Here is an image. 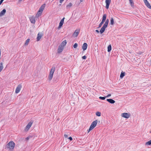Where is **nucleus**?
<instances>
[{"label":"nucleus","mask_w":151,"mask_h":151,"mask_svg":"<svg viewBox=\"0 0 151 151\" xmlns=\"http://www.w3.org/2000/svg\"><path fill=\"white\" fill-rule=\"evenodd\" d=\"M4 0H1L0 1V4H1Z\"/></svg>","instance_id":"obj_40"},{"label":"nucleus","mask_w":151,"mask_h":151,"mask_svg":"<svg viewBox=\"0 0 151 151\" xmlns=\"http://www.w3.org/2000/svg\"><path fill=\"white\" fill-rule=\"evenodd\" d=\"M104 22H103V21H101V22L99 24V27H98V28H99L101 27Z\"/></svg>","instance_id":"obj_30"},{"label":"nucleus","mask_w":151,"mask_h":151,"mask_svg":"<svg viewBox=\"0 0 151 151\" xmlns=\"http://www.w3.org/2000/svg\"><path fill=\"white\" fill-rule=\"evenodd\" d=\"M111 50V45H109L108 47V51L110 52Z\"/></svg>","instance_id":"obj_24"},{"label":"nucleus","mask_w":151,"mask_h":151,"mask_svg":"<svg viewBox=\"0 0 151 151\" xmlns=\"http://www.w3.org/2000/svg\"><path fill=\"white\" fill-rule=\"evenodd\" d=\"M22 87V86L21 84L17 86L15 90L16 93H18L20 91Z\"/></svg>","instance_id":"obj_5"},{"label":"nucleus","mask_w":151,"mask_h":151,"mask_svg":"<svg viewBox=\"0 0 151 151\" xmlns=\"http://www.w3.org/2000/svg\"><path fill=\"white\" fill-rule=\"evenodd\" d=\"M32 124V123L29 122L27 125L26 127V129L28 130L31 127Z\"/></svg>","instance_id":"obj_15"},{"label":"nucleus","mask_w":151,"mask_h":151,"mask_svg":"<svg viewBox=\"0 0 151 151\" xmlns=\"http://www.w3.org/2000/svg\"><path fill=\"white\" fill-rule=\"evenodd\" d=\"M145 145H151V140L147 142L145 144Z\"/></svg>","instance_id":"obj_28"},{"label":"nucleus","mask_w":151,"mask_h":151,"mask_svg":"<svg viewBox=\"0 0 151 151\" xmlns=\"http://www.w3.org/2000/svg\"><path fill=\"white\" fill-rule=\"evenodd\" d=\"M96 115L98 116H100L101 115V113L99 111H97L96 113Z\"/></svg>","instance_id":"obj_31"},{"label":"nucleus","mask_w":151,"mask_h":151,"mask_svg":"<svg viewBox=\"0 0 151 151\" xmlns=\"http://www.w3.org/2000/svg\"><path fill=\"white\" fill-rule=\"evenodd\" d=\"M110 24L111 25H113L114 24V19L113 18H111L110 21Z\"/></svg>","instance_id":"obj_23"},{"label":"nucleus","mask_w":151,"mask_h":151,"mask_svg":"<svg viewBox=\"0 0 151 151\" xmlns=\"http://www.w3.org/2000/svg\"><path fill=\"white\" fill-rule=\"evenodd\" d=\"M64 19L65 17H63L60 21V22L59 23V26L58 27V29H60V28L63 26V24L64 23Z\"/></svg>","instance_id":"obj_6"},{"label":"nucleus","mask_w":151,"mask_h":151,"mask_svg":"<svg viewBox=\"0 0 151 151\" xmlns=\"http://www.w3.org/2000/svg\"><path fill=\"white\" fill-rule=\"evenodd\" d=\"M55 68L54 67H52L50 71L49 76V79L50 81L51 80L52 78L54 73L55 70Z\"/></svg>","instance_id":"obj_2"},{"label":"nucleus","mask_w":151,"mask_h":151,"mask_svg":"<svg viewBox=\"0 0 151 151\" xmlns=\"http://www.w3.org/2000/svg\"><path fill=\"white\" fill-rule=\"evenodd\" d=\"M107 27L105 25H103V27L101 28V29L100 31V32L101 34L103 33L105 30V29Z\"/></svg>","instance_id":"obj_10"},{"label":"nucleus","mask_w":151,"mask_h":151,"mask_svg":"<svg viewBox=\"0 0 151 151\" xmlns=\"http://www.w3.org/2000/svg\"><path fill=\"white\" fill-rule=\"evenodd\" d=\"M42 37V35H40L39 33H38L37 35V41H39L41 38Z\"/></svg>","instance_id":"obj_21"},{"label":"nucleus","mask_w":151,"mask_h":151,"mask_svg":"<svg viewBox=\"0 0 151 151\" xmlns=\"http://www.w3.org/2000/svg\"><path fill=\"white\" fill-rule=\"evenodd\" d=\"M68 139H69L70 141L72 140V138L71 137H69Z\"/></svg>","instance_id":"obj_37"},{"label":"nucleus","mask_w":151,"mask_h":151,"mask_svg":"<svg viewBox=\"0 0 151 151\" xmlns=\"http://www.w3.org/2000/svg\"><path fill=\"white\" fill-rule=\"evenodd\" d=\"M30 138V137L29 136H28V137H27L26 138V139L27 140H28Z\"/></svg>","instance_id":"obj_41"},{"label":"nucleus","mask_w":151,"mask_h":151,"mask_svg":"<svg viewBox=\"0 0 151 151\" xmlns=\"http://www.w3.org/2000/svg\"><path fill=\"white\" fill-rule=\"evenodd\" d=\"M67 41L66 40L63 41L60 44V45H61V46H63L64 47L66 44Z\"/></svg>","instance_id":"obj_18"},{"label":"nucleus","mask_w":151,"mask_h":151,"mask_svg":"<svg viewBox=\"0 0 151 151\" xmlns=\"http://www.w3.org/2000/svg\"><path fill=\"white\" fill-rule=\"evenodd\" d=\"M98 121L97 120H96L93 121L91 124L90 127V130H92L93 129L96 125Z\"/></svg>","instance_id":"obj_3"},{"label":"nucleus","mask_w":151,"mask_h":151,"mask_svg":"<svg viewBox=\"0 0 151 151\" xmlns=\"http://www.w3.org/2000/svg\"><path fill=\"white\" fill-rule=\"evenodd\" d=\"M129 1L131 5L132 6L134 5V3L133 1V0H129Z\"/></svg>","instance_id":"obj_32"},{"label":"nucleus","mask_w":151,"mask_h":151,"mask_svg":"<svg viewBox=\"0 0 151 151\" xmlns=\"http://www.w3.org/2000/svg\"><path fill=\"white\" fill-rule=\"evenodd\" d=\"M109 22V19H107L106 20L104 25H105L107 27L108 25Z\"/></svg>","instance_id":"obj_25"},{"label":"nucleus","mask_w":151,"mask_h":151,"mask_svg":"<svg viewBox=\"0 0 151 151\" xmlns=\"http://www.w3.org/2000/svg\"><path fill=\"white\" fill-rule=\"evenodd\" d=\"M106 101L111 104H114L115 102V101L112 99H107Z\"/></svg>","instance_id":"obj_14"},{"label":"nucleus","mask_w":151,"mask_h":151,"mask_svg":"<svg viewBox=\"0 0 151 151\" xmlns=\"http://www.w3.org/2000/svg\"><path fill=\"white\" fill-rule=\"evenodd\" d=\"M3 68V63L1 62L0 63V72H1Z\"/></svg>","instance_id":"obj_19"},{"label":"nucleus","mask_w":151,"mask_h":151,"mask_svg":"<svg viewBox=\"0 0 151 151\" xmlns=\"http://www.w3.org/2000/svg\"><path fill=\"white\" fill-rule=\"evenodd\" d=\"M42 13V12L38 11L37 14L36 16H37L38 17L40 16L41 15Z\"/></svg>","instance_id":"obj_26"},{"label":"nucleus","mask_w":151,"mask_h":151,"mask_svg":"<svg viewBox=\"0 0 151 151\" xmlns=\"http://www.w3.org/2000/svg\"><path fill=\"white\" fill-rule=\"evenodd\" d=\"M144 1L146 5V6L148 7V8L151 9V6L149 3L148 2V1L147 0H143Z\"/></svg>","instance_id":"obj_7"},{"label":"nucleus","mask_w":151,"mask_h":151,"mask_svg":"<svg viewBox=\"0 0 151 151\" xmlns=\"http://www.w3.org/2000/svg\"><path fill=\"white\" fill-rule=\"evenodd\" d=\"M103 91L104 92V93H106L107 92V91L105 90H103Z\"/></svg>","instance_id":"obj_42"},{"label":"nucleus","mask_w":151,"mask_h":151,"mask_svg":"<svg viewBox=\"0 0 151 151\" xmlns=\"http://www.w3.org/2000/svg\"><path fill=\"white\" fill-rule=\"evenodd\" d=\"M63 49L64 47L63 46H61V45H60L58 49V53H60L62 52Z\"/></svg>","instance_id":"obj_11"},{"label":"nucleus","mask_w":151,"mask_h":151,"mask_svg":"<svg viewBox=\"0 0 151 151\" xmlns=\"http://www.w3.org/2000/svg\"><path fill=\"white\" fill-rule=\"evenodd\" d=\"M64 0H60L59 2L60 3H62Z\"/></svg>","instance_id":"obj_39"},{"label":"nucleus","mask_w":151,"mask_h":151,"mask_svg":"<svg viewBox=\"0 0 151 151\" xmlns=\"http://www.w3.org/2000/svg\"><path fill=\"white\" fill-rule=\"evenodd\" d=\"M125 75V73L122 72L120 74V77L121 78H123L124 77V76Z\"/></svg>","instance_id":"obj_29"},{"label":"nucleus","mask_w":151,"mask_h":151,"mask_svg":"<svg viewBox=\"0 0 151 151\" xmlns=\"http://www.w3.org/2000/svg\"><path fill=\"white\" fill-rule=\"evenodd\" d=\"M22 0H19V1L20 2L22 1Z\"/></svg>","instance_id":"obj_46"},{"label":"nucleus","mask_w":151,"mask_h":151,"mask_svg":"<svg viewBox=\"0 0 151 151\" xmlns=\"http://www.w3.org/2000/svg\"><path fill=\"white\" fill-rule=\"evenodd\" d=\"M150 132L151 133V132Z\"/></svg>","instance_id":"obj_47"},{"label":"nucleus","mask_w":151,"mask_h":151,"mask_svg":"<svg viewBox=\"0 0 151 151\" xmlns=\"http://www.w3.org/2000/svg\"><path fill=\"white\" fill-rule=\"evenodd\" d=\"M30 20L32 23H35V18L34 17H31L30 18Z\"/></svg>","instance_id":"obj_17"},{"label":"nucleus","mask_w":151,"mask_h":151,"mask_svg":"<svg viewBox=\"0 0 151 151\" xmlns=\"http://www.w3.org/2000/svg\"><path fill=\"white\" fill-rule=\"evenodd\" d=\"M45 6V4H42L40 8L38 11H40V12H42L43 10L44 9Z\"/></svg>","instance_id":"obj_12"},{"label":"nucleus","mask_w":151,"mask_h":151,"mask_svg":"<svg viewBox=\"0 0 151 151\" xmlns=\"http://www.w3.org/2000/svg\"><path fill=\"white\" fill-rule=\"evenodd\" d=\"M80 0L81 2H82L83 1V0Z\"/></svg>","instance_id":"obj_45"},{"label":"nucleus","mask_w":151,"mask_h":151,"mask_svg":"<svg viewBox=\"0 0 151 151\" xmlns=\"http://www.w3.org/2000/svg\"><path fill=\"white\" fill-rule=\"evenodd\" d=\"M122 116L126 118H128L130 116V114L127 113H124L122 114Z\"/></svg>","instance_id":"obj_4"},{"label":"nucleus","mask_w":151,"mask_h":151,"mask_svg":"<svg viewBox=\"0 0 151 151\" xmlns=\"http://www.w3.org/2000/svg\"><path fill=\"white\" fill-rule=\"evenodd\" d=\"M6 12V10L5 9H3L0 13V17H1L4 16Z\"/></svg>","instance_id":"obj_13"},{"label":"nucleus","mask_w":151,"mask_h":151,"mask_svg":"<svg viewBox=\"0 0 151 151\" xmlns=\"http://www.w3.org/2000/svg\"><path fill=\"white\" fill-rule=\"evenodd\" d=\"M91 130H90V128H89V129H88V131L87 130L88 133H89V132H90V131H91Z\"/></svg>","instance_id":"obj_44"},{"label":"nucleus","mask_w":151,"mask_h":151,"mask_svg":"<svg viewBox=\"0 0 151 151\" xmlns=\"http://www.w3.org/2000/svg\"><path fill=\"white\" fill-rule=\"evenodd\" d=\"M82 58L83 59H86V57L85 55H84L82 57Z\"/></svg>","instance_id":"obj_35"},{"label":"nucleus","mask_w":151,"mask_h":151,"mask_svg":"<svg viewBox=\"0 0 151 151\" xmlns=\"http://www.w3.org/2000/svg\"><path fill=\"white\" fill-rule=\"evenodd\" d=\"M106 98V97H101V96H100L99 97V99H102V100H104L105 98Z\"/></svg>","instance_id":"obj_34"},{"label":"nucleus","mask_w":151,"mask_h":151,"mask_svg":"<svg viewBox=\"0 0 151 151\" xmlns=\"http://www.w3.org/2000/svg\"><path fill=\"white\" fill-rule=\"evenodd\" d=\"M64 136L65 138H67L68 136V134H65Z\"/></svg>","instance_id":"obj_38"},{"label":"nucleus","mask_w":151,"mask_h":151,"mask_svg":"<svg viewBox=\"0 0 151 151\" xmlns=\"http://www.w3.org/2000/svg\"><path fill=\"white\" fill-rule=\"evenodd\" d=\"M15 146V144L13 141L10 142L6 145L7 148L9 150H13Z\"/></svg>","instance_id":"obj_1"},{"label":"nucleus","mask_w":151,"mask_h":151,"mask_svg":"<svg viewBox=\"0 0 151 151\" xmlns=\"http://www.w3.org/2000/svg\"><path fill=\"white\" fill-rule=\"evenodd\" d=\"M111 0H106L105 2L106 3V9H108L109 8V5L111 3Z\"/></svg>","instance_id":"obj_8"},{"label":"nucleus","mask_w":151,"mask_h":151,"mask_svg":"<svg viewBox=\"0 0 151 151\" xmlns=\"http://www.w3.org/2000/svg\"><path fill=\"white\" fill-rule=\"evenodd\" d=\"M80 32V29H76L73 34V36L75 37L78 36Z\"/></svg>","instance_id":"obj_9"},{"label":"nucleus","mask_w":151,"mask_h":151,"mask_svg":"<svg viewBox=\"0 0 151 151\" xmlns=\"http://www.w3.org/2000/svg\"><path fill=\"white\" fill-rule=\"evenodd\" d=\"M87 47V44L86 43H84L82 46V48L83 50H86Z\"/></svg>","instance_id":"obj_16"},{"label":"nucleus","mask_w":151,"mask_h":151,"mask_svg":"<svg viewBox=\"0 0 151 151\" xmlns=\"http://www.w3.org/2000/svg\"><path fill=\"white\" fill-rule=\"evenodd\" d=\"M111 96V94H109L108 95H107L106 96V98L109 97L110 96Z\"/></svg>","instance_id":"obj_36"},{"label":"nucleus","mask_w":151,"mask_h":151,"mask_svg":"<svg viewBox=\"0 0 151 151\" xmlns=\"http://www.w3.org/2000/svg\"><path fill=\"white\" fill-rule=\"evenodd\" d=\"M106 14H104L103 16L102 21H103V22H104L106 19Z\"/></svg>","instance_id":"obj_20"},{"label":"nucleus","mask_w":151,"mask_h":151,"mask_svg":"<svg viewBox=\"0 0 151 151\" xmlns=\"http://www.w3.org/2000/svg\"><path fill=\"white\" fill-rule=\"evenodd\" d=\"M72 6V3H70L68 4L67 5L66 8L67 9H69Z\"/></svg>","instance_id":"obj_22"},{"label":"nucleus","mask_w":151,"mask_h":151,"mask_svg":"<svg viewBox=\"0 0 151 151\" xmlns=\"http://www.w3.org/2000/svg\"><path fill=\"white\" fill-rule=\"evenodd\" d=\"M30 41V39H27L26 41L24 44L25 45H28L29 42Z\"/></svg>","instance_id":"obj_27"},{"label":"nucleus","mask_w":151,"mask_h":151,"mask_svg":"<svg viewBox=\"0 0 151 151\" xmlns=\"http://www.w3.org/2000/svg\"><path fill=\"white\" fill-rule=\"evenodd\" d=\"M78 46V45L77 43H75L73 47L74 48H76Z\"/></svg>","instance_id":"obj_33"},{"label":"nucleus","mask_w":151,"mask_h":151,"mask_svg":"<svg viewBox=\"0 0 151 151\" xmlns=\"http://www.w3.org/2000/svg\"><path fill=\"white\" fill-rule=\"evenodd\" d=\"M95 31H96V32H97V33H99V31L98 30H96Z\"/></svg>","instance_id":"obj_43"}]
</instances>
